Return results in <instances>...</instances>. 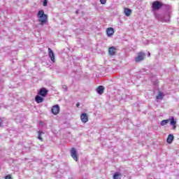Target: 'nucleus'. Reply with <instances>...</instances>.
<instances>
[{
  "mask_svg": "<svg viewBox=\"0 0 179 179\" xmlns=\"http://www.w3.org/2000/svg\"><path fill=\"white\" fill-rule=\"evenodd\" d=\"M80 106V103H76V107H79Z\"/></svg>",
  "mask_w": 179,
  "mask_h": 179,
  "instance_id": "29",
  "label": "nucleus"
},
{
  "mask_svg": "<svg viewBox=\"0 0 179 179\" xmlns=\"http://www.w3.org/2000/svg\"><path fill=\"white\" fill-rule=\"evenodd\" d=\"M35 101L38 103L40 104V103H43L44 101V98L41 96V95H36L35 96Z\"/></svg>",
  "mask_w": 179,
  "mask_h": 179,
  "instance_id": "15",
  "label": "nucleus"
},
{
  "mask_svg": "<svg viewBox=\"0 0 179 179\" xmlns=\"http://www.w3.org/2000/svg\"><path fill=\"white\" fill-rule=\"evenodd\" d=\"M148 57H150V52H148Z\"/></svg>",
  "mask_w": 179,
  "mask_h": 179,
  "instance_id": "32",
  "label": "nucleus"
},
{
  "mask_svg": "<svg viewBox=\"0 0 179 179\" xmlns=\"http://www.w3.org/2000/svg\"><path fill=\"white\" fill-rule=\"evenodd\" d=\"M47 5H48V0H43V6H47Z\"/></svg>",
  "mask_w": 179,
  "mask_h": 179,
  "instance_id": "22",
  "label": "nucleus"
},
{
  "mask_svg": "<svg viewBox=\"0 0 179 179\" xmlns=\"http://www.w3.org/2000/svg\"><path fill=\"white\" fill-rule=\"evenodd\" d=\"M122 176V173L120 172H115L113 174V179H121V177Z\"/></svg>",
  "mask_w": 179,
  "mask_h": 179,
  "instance_id": "17",
  "label": "nucleus"
},
{
  "mask_svg": "<svg viewBox=\"0 0 179 179\" xmlns=\"http://www.w3.org/2000/svg\"><path fill=\"white\" fill-rule=\"evenodd\" d=\"M104 90H105L104 86L99 85L96 88V92L98 93V94H103V93H104Z\"/></svg>",
  "mask_w": 179,
  "mask_h": 179,
  "instance_id": "14",
  "label": "nucleus"
},
{
  "mask_svg": "<svg viewBox=\"0 0 179 179\" xmlns=\"http://www.w3.org/2000/svg\"><path fill=\"white\" fill-rule=\"evenodd\" d=\"M100 2L101 5H106V3L107 2V0H100Z\"/></svg>",
  "mask_w": 179,
  "mask_h": 179,
  "instance_id": "24",
  "label": "nucleus"
},
{
  "mask_svg": "<svg viewBox=\"0 0 179 179\" xmlns=\"http://www.w3.org/2000/svg\"><path fill=\"white\" fill-rule=\"evenodd\" d=\"M76 15H78L79 14V10H76Z\"/></svg>",
  "mask_w": 179,
  "mask_h": 179,
  "instance_id": "30",
  "label": "nucleus"
},
{
  "mask_svg": "<svg viewBox=\"0 0 179 179\" xmlns=\"http://www.w3.org/2000/svg\"><path fill=\"white\" fill-rule=\"evenodd\" d=\"M117 51V48L112 46L110 48H109V55H110L111 57L115 55V52Z\"/></svg>",
  "mask_w": 179,
  "mask_h": 179,
  "instance_id": "12",
  "label": "nucleus"
},
{
  "mask_svg": "<svg viewBox=\"0 0 179 179\" xmlns=\"http://www.w3.org/2000/svg\"><path fill=\"white\" fill-rule=\"evenodd\" d=\"M59 105L57 104L53 106L51 109L52 114L54 115H58V114H59Z\"/></svg>",
  "mask_w": 179,
  "mask_h": 179,
  "instance_id": "9",
  "label": "nucleus"
},
{
  "mask_svg": "<svg viewBox=\"0 0 179 179\" xmlns=\"http://www.w3.org/2000/svg\"><path fill=\"white\" fill-rule=\"evenodd\" d=\"M124 15L125 16H131V13H132V10H131L130 8H124Z\"/></svg>",
  "mask_w": 179,
  "mask_h": 179,
  "instance_id": "18",
  "label": "nucleus"
},
{
  "mask_svg": "<svg viewBox=\"0 0 179 179\" xmlns=\"http://www.w3.org/2000/svg\"><path fill=\"white\" fill-rule=\"evenodd\" d=\"M80 119H81L82 122H84L85 124H86V122H87V121H89V117H87V113H83L80 115Z\"/></svg>",
  "mask_w": 179,
  "mask_h": 179,
  "instance_id": "11",
  "label": "nucleus"
},
{
  "mask_svg": "<svg viewBox=\"0 0 179 179\" xmlns=\"http://www.w3.org/2000/svg\"><path fill=\"white\" fill-rule=\"evenodd\" d=\"M66 174L69 179H73V173H72V171H70L69 173Z\"/></svg>",
  "mask_w": 179,
  "mask_h": 179,
  "instance_id": "21",
  "label": "nucleus"
},
{
  "mask_svg": "<svg viewBox=\"0 0 179 179\" xmlns=\"http://www.w3.org/2000/svg\"><path fill=\"white\" fill-rule=\"evenodd\" d=\"M173 141H174V135L169 134L166 138L167 143H173Z\"/></svg>",
  "mask_w": 179,
  "mask_h": 179,
  "instance_id": "16",
  "label": "nucleus"
},
{
  "mask_svg": "<svg viewBox=\"0 0 179 179\" xmlns=\"http://www.w3.org/2000/svg\"><path fill=\"white\" fill-rule=\"evenodd\" d=\"M62 89L64 90V92H68V87L66 85H62Z\"/></svg>",
  "mask_w": 179,
  "mask_h": 179,
  "instance_id": "23",
  "label": "nucleus"
},
{
  "mask_svg": "<svg viewBox=\"0 0 179 179\" xmlns=\"http://www.w3.org/2000/svg\"><path fill=\"white\" fill-rule=\"evenodd\" d=\"M38 94L42 97H47V94H48V90L45 87H42L38 92Z\"/></svg>",
  "mask_w": 179,
  "mask_h": 179,
  "instance_id": "8",
  "label": "nucleus"
},
{
  "mask_svg": "<svg viewBox=\"0 0 179 179\" xmlns=\"http://www.w3.org/2000/svg\"><path fill=\"white\" fill-rule=\"evenodd\" d=\"M42 134H44V132H43V131H38V139H39V141H41V142H43V137H41Z\"/></svg>",
  "mask_w": 179,
  "mask_h": 179,
  "instance_id": "19",
  "label": "nucleus"
},
{
  "mask_svg": "<svg viewBox=\"0 0 179 179\" xmlns=\"http://www.w3.org/2000/svg\"><path fill=\"white\" fill-rule=\"evenodd\" d=\"M154 85H157V81L154 82Z\"/></svg>",
  "mask_w": 179,
  "mask_h": 179,
  "instance_id": "31",
  "label": "nucleus"
},
{
  "mask_svg": "<svg viewBox=\"0 0 179 179\" xmlns=\"http://www.w3.org/2000/svg\"><path fill=\"white\" fill-rule=\"evenodd\" d=\"M169 122L170 125L173 127L172 129H173V131H176V129H177V120H176L174 116H171L169 119L161 121L160 125L161 127H164L165 125H167Z\"/></svg>",
  "mask_w": 179,
  "mask_h": 179,
  "instance_id": "2",
  "label": "nucleus"
},
{
  "mask_svg": "<svg viewBox=\"0 0 179 179\" xmlns=\"http://www.w3.org/2000/svg\"><path fill=\"white\" fill-rule=\"evenodd\" d=\"M71 156L75 162H78L79 160V157L78 156V151L76 150V148H72L70 151Z\"/></svg>",
  "mask_w": 179,
  "mask_h": 179,
  "instance_id": "7",
  "label": "nucleus"
},
{
  "mask_svg": "<svg viewBox=\"0 0 179 179\" xmlns=\"http://www.w3.org/2000/svg\"><path fill=\"white\" fill-rule=\"evenodd\" d=\"M68 167V164L66 163H62L59 165L60 170L57 171L55 173V177L57 178H62L64 177V173H65V169Z\"/></svg>",
  "mask_w": 179,
  "mask_h": 179,
  "instance_id": "5",
  "label": "nucleus"
},
{
  "mask_svg": "<svg viewBox=\"0 0 179 179\" xmlns=\"http://www.w3.org/2000/svg\"><path fill=\"white\" fill-rule=\"evenodd\" d=\"M2 127V118L0 117V128Z\"/></svg>",
  "mask_w": 179,
  "mask_h": 179,
  "instance_id": "27",
  "label": "nucleus"
},
{
  "mask_svg": "<svg viewBox=\"0 0 179 179\" xmlns=\"http://www.w3.org/2000/svg\"><path fill=\"white\" fill-rule=\"evenodd\" d=\"M0 170H1V166H0Z\"/></svg>",
  "mask_w": 179,
  "mask_h": 179,
  "instance_id": "33",
  "label": "nucleus"
},
{
  "mask_svg": "<svg viewBox=\"0 0 179 179\" xmlns=\"http://www.w3.org/2000/svg\"><path fill=\"white\" fill-rule=\"evenodd\" d=\"M143 43L145 44V45H148V44H149V40H145Z\"/></svg>",
  "mask_w": 179,
  "mask_h": 179,
  "instance_id": "25",
  "label": "nucleus"
},
{
  "mask_svg": "<svg viewBox=\"0 0 179 179\" xmlns=\"http://www.w3.org/2000/svg\"><path fill=\"white\" fill-rule=\"evenodd\" d=\"M176 179H179V174L175 175Z\"/></svg>",
  "mask_w": 179,
  "mask_h": 179,
  "instance_id": "28",
  "label": "nucleus"
},
{
  "mask_svg": "<svg viewBox=\"0 0 179 179\" xmlns=\"http://www.w3.org/2000/svg\"><path fill=\"white\" fill-rule=\"evenodd\" d=\"M5 179H12V176H10V175H7L6 176Z\"/></svg>",
  "mask_w": 179,
  "mask_h": 179,
  "instance_id": "26",
  "label": "nucleus"
},
{
  "mask_svg": "<svg viewBox=\"0 0 179 179\" xmlns=\"http://www.w3.org/2000/svg\"><path fill=\"white\" fill-rule=\"evenodd\" d=\"M106 34L108 37H111V36H113L114 34V28L109 27L106 29Z\"/></svg>",
  "mask_w": 179,
  "mask_h": 179,
  "instance_id": "13",
  "label": "nucleus"
},
{
  "mask_svg": "<svg viewBox=\"0 0 179 179\" xmlns=\"http://www.w3.org/2000/svg\"><path fill=\"white\" fill-rule=\"evenodd\" d=\"M155 17L158 20L159 22H166L167 23L170 20V14L167 13L166 15H164L163 14H160L159 13H154Z\"/></svg>",
  "mask_w": 179,
  "mask_h": 179,
  "instance_id": "4",
  "label": "nucleus"
},
{
  "mask_svg": "<svg viewBox=\"0 0 179 179\" xmlns=\"http://www.w3.org/2000/svg\"><path fill=\"white\" fill-rule=\"evenodd\" d=\"M48 55L52 62H55V55L54 54V51L50 48H48Z\"/></svg>",
  "mask_w": 179,
  "mask_h": 179,
  "instance_id": "10",
  "label": "nucleus"
},
{
  "mask_svg": "<svg viewBox=\"0 0 179 179\" xmlns=\"http://www.w3.org/2000/svg\"><path fill=\"white\" fill-rule=\"evenodd\" d=\"M37 17L38 18V22H40V26H44L47 23V15L44 13L43 10H40L38 12Z\"/></svg>",
  "mask_w": 179,
  "mask_h": 179,
  "instance_id": "3",
  "label": "nucleus"
},
{
  "mask_svg": "<svg viewBox=\"0 0 179 179\" xmlns=\"http://www.w3.org/2000/svg\"><path fill=\"white\" fill-rule=\"evenodd\" d=\"M145 55H146V54H145V52H138L137 56L135 57V61L136 62H141L143 61V59H145Z\"/></svg>",
  "mask_w": 179,
  "mask_h": 179,
  "instance_id": "6",
  "label": "nucleus"
},
{
  "mask_svg": "<svg viewBox=\"0 0 179 179\" xmlns=\"http://www.w3.org/2000/svg\"><path fill=\"white\" fill-rule=\"evenodd\" d=\"M162 8H164L166 10H167L168 12H170V9H171V6L164 4L163 3V2L160 1H155L152 3V5H151V12L155 13L157 12V10H160Z\"/></svg>",
  "mask_w": 179,
  "mask_h": 179,
  "instance_id": "1",
  "label": "nucleus"
},
{
  "mask_svg": "<svg viewBox=\"0 0 179 179\" xmlns=\"http://www.w3.org/2000/svg\"><path fill=\"white\" fill-rule=\"evenodd\" d=\"M157 100H163V92H159V94L156 96Z\"/></svg>",
  "mask_w": 179,
  "mask_h": 179,
  "instance_id": "20",
  "label": "nucleus"
}]
</instances>
